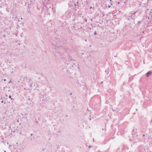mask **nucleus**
Returning <instances> with one entry per match:
<instances>
[{"instance_id": "nucleus-1", "label": "nucleus", "mask_w": 152, "mask_h": 152, "mask_svg": "<svg viewBox=\"0 0 152 152\" xmlns=\"http://www.w3.org/2000/svg\"><path fill=\"white\" fill-rule=\"evenodd\" d=\"M48 11V12H50L51 13L54 14V12H55V10L53 8L50 7L47 10Z\"/></svg>"}, {"instance_id": "nucleus-2", "label": "nucleus", "mask_w": 152, "mask_h": 152, "mask_svg": "<svg viewBox=\"0 0 152 152\" xmlns=\"http://www.w3.org/2000/svg\"><path fill=\"white\" fill-rule=\"evenodd\" d=\"M137 11H136L135 12H134L133 13H132V15H131V16H129L127 18V20H133V18L132 17V16L133 15H134L137 13Z\"/></svg>"}, {"instance_id": "nucleus-3", "label": "nucleus", "mask_w": 152, "mask_h": 152, "mask_svg": "<svg viewBox=\"0 0 152 152\" xmlns=\"http://www.w3.org/2000/svg\"><path fill=\"white\" fill-rule=\"evenodd\" d=\"M67 2L69 6L72 7V6L73 2L72 0H68Z\"/></svg>"}, {"instance_id": "nucleus-4", "label": "nucleus", "mask_w": 152, "mask_h": 152, "mask_svg": "<svg viewBox=\"0 0 152 152\" xmlns=\"http://www.w3.org/2000/svg\"><path fill=\"white\" fill-rule=\"evenodd\" d=\"M152 74V72L151 71H149L146 74V76L147 77H149Z\"/></svg>"}, {"instance_id": "nucleus-5", "label": "nucleus", "mask_w": 152, "mask_h": 152, "mask_svg": "<svg viewBox=\"0 0 152 152\" xmlns=\"http://www.w3.org/2000/svg\"><path fill=\"white\" fill-rule=\"evenodd\" d=\"M27 101H28L29 102H31V99L28 97V98L27 99Z\"/></svg>"}, {"instance_id": "nucleus-6", "label": "nucleus", "mask_w": 152, "mask_h": 152, "mask_svg": "<svg viewBox=\"0 0 152 152\" xmlns=\"http://www.w3.org/2000/svg\"><path fill=\"white\" fill-rule=\"evenodd\" d=\"M75 6H77V8H78V7H80L79 5L78 4H75Z\"/></svg>"}, {"instance_id": "nucleus-7", "label": "nucleus", "mask_w": 152, "mask_h": 152, "mask_svg": "<svg viewBox=\"0 0 152 152\" xmlns=\"http://www.w3.org/2000/svg\"><path fill=\"white\" fill-rule=\"evenodd\" d=\"M141 22V21H138L137 22V24L138 25H139V24H140Z\"/></svg>"}, {"instance_id": "nucleus-8", "label": "nucleus", "mask_w": 152, "mask_h": 152, "mask_svg": "<svg viewBox=\"0 0 152 152\" xmlns=\"http://www.w3.org/2000/svg\"><path fill=\"white\" fill-rule=\"evenodd\" d=\"M1 141L2 142H3V143H4V139L3 138H1Z\"/></svg>"}, {"instance_id": "nucleus-9", "label": "nucleus", "mask_w": 152, "mask_h": 152, "mask_svg": "<svg viewBox=\"0 0 152 152\" xmlns=\"http://www.w3.org/2000/svg\"><path fill=\"white\" fill-rule=\"evenodd\" d=\"M9 98H10V99H11L12 100L13 99L11 98V96L10 95L9 96Z\"/></svg>"}, {"instance_id": "nucleus-10", "label": "nucleus", "mask_w": 152, "mask_h": 152, "mask_svg": "<svg viewBox=\"0 0 152 152\" xmlns=\"http://www.w3.org/2000/svg\"><path fill=\"white\" fill-rule=\"evenodd\" d=\"M94 35H96V31H95L94 33Z\"/></svg>"}, {"instance_id": "nucleus-11", "label": "nucleus", "mask_w": 152, "mask_h": 152, "mask_svg": "<svg viewBox=\"0 0 152 152\" xmlns=\"http://www.w3.org/2000/svg\"><path fill=\"white\" fill-rule=\"evenodd\" d=\"M108 8H110V7H111V6L110 5H108Z\"/></svg>"}, {"instance_id": "nucleus-12", "label": "nucleus", "mask_w": 152, "mask_h": 152, "mask_svg": "<svg viewBox=\"0 0 152 152\" xmlns=\"http://www.w3.org/2000/svg\"><path fill=\"white\" fill-rule=\"evenodd\" d=\"M79 1H77V3H76V4H79Z\"/></svg>"}, {"instance_id": "nucleus-13", "label": "nucleus", "mask_w": 152, "mask_h": 152, "mask_svg": "<svg viewBox=\"0 0 152 152\" xmlns=\"http://www.w3.org/2000/svg\"><path fill=\"white\" fill-rule=\"evenodd\" d=\"M92 9V7H90V8H89V9Z\"/></svg>"}, {"instance_id": "nucleus-14", "label": "nucleus", "mask_w": 152, "mask_h": 152, "mask_svg": "<svg viewBox=\"0 0 152 152\" xmlns=\"http://www.w3.org/2000/svg\"><path fill=\"white\" fill-rule=\"evenodd\" d=\"M35 122H36V123H37V124L38 123V122L37 121H36Z\"/></svg>"}, {"instance_id": "nucleus-15", "label": "nucleus", "mask_w": 152, "mask_h": 152, "mask_svg": "<svg viewBox=\"0 0 152 152\" xmlns=\"http://www.w3.org/2000/svg\"><path fill=\"white\" fill-rule=\"evenodd\" d=\"M91 147V146H90V145H89V146H88V148H90Z\"/></svg>"}, {"instance_id": "nucleus-16", "label": "nucleus", "mask_w": 152, "mask_h": 152, "mask_svg": "<svg viewBox=\"0 0 152 152\" xmlns=\"http://www.w3.org/2000/svg\"><path fill=\"white\" fill-rule=\"evenodd\" d=\"M11 82H12L11 81V80H10V81L8 82V83H10Z\"/></svg>"}, {"instance_id": "nucleus-17", "label": "nucleus", "mask_w": 152, "mask_h": 152, "mask_svg": "<svg viewBox=\"0 0 152 152\" xmlns=\"http://www.w3.org/2000/svg\"><path fill=\"white\" fill-rule=\"evenodd\" d=\"M75 26H72V28H75Z\"/></svg>"}, {"instance_id": "nucleus-18", "label": "nucleus", "mask_w": 152, "mask_h": 152, "mask_svg": "<svg viewBox=\"0 0 152 152\" xmlns=\"http://www.w3.org/2000/svg\"><path fill=\"white\" fill-rule=\"evenodd\" d=\"M94 7H92V9L94 10Z\"/></svg>"}, {"instance_id": "nucleus-19", "label": "nucleus", "mask_w": 152, "mask_h": 152, "mask_svg": "<svg viewBox=\"0 0 152 152\" xmlns=\"http://www.w3.org/2000/svg\"><path fill=\"white\" fill-rule=\"evenodd\" d=\"M1 103H3V101H1Z\"/></svg>"}, {"instance_id": "nucleus-20", "label": "nucleus", "mask_w": 152, "mask_h": 152, "mask_svg": "<svg viewBox=\"0 0 152 152\" xmlns=\"http://www.w3.org/2000/svg\"><path fill=\"white\" fill-rule=\"evenodd\" d=\"M3 37H5V35H4L3 36Z\"/></svg>"}, {"instance_id": "nucleus-21", "label": "nucleus", "mask_w": 152, "mask_h": 152, "mask_svg": "<svg viewBox=\"0 0 152 152\" xmlns=\"http://www.w3.org/2000/svg\"><path fill=\"white\" fill-rule=\"evenodd\" d=\"M30 135H31V136H32L33 134H31Z\"/></svg>"}, {"instance_id": "nucleus-22", "label": "nucleus", "mask_w": 152, "mask_h": 152, "mask_svg": "<svg viewBox=\"0 0 152 152\" xmlns=\"http://www.w3.org/2000/svg\"><path fill=\"white\" fill-rule=\"evenodd\" d=\"M44 149H43V148H42V151H44Z\"/></svg>"}, {"instance_id": "nucleus-23", "label": "nucleus", "mask_w": 152, "mask_h": 152, "mask_svg": "<svg viewBox=\"0 0 152 152\" xmlns=\"http://www.w3.org/2000/svg\"><path fill=\"white\" fill-rule=\"evenodd\" d=\"M103 83V81H102V82H101V84H102Z\"/></svg>"}, {"instance_id": "nucleus-24", "label": "nucleus", "mask_w": 152, "mask_h": 152, "mask_svg": "<svg viewBox=\"0 0 152 152\" xmlns=\"http://www.w3.org/2000/svg\"><path fill=\"white\" fill-rule=\"evenodd\" d=\"M6 80L5 79H4V81H5Z\"/></svg>"}, {"instance_id": "nucleus-25", "label": "nucleus", "mask_w": 152, "mask_h": 152, "mask_svg": "<svg viewBox=\"0 0 152 152\" xmlns=\"http://www.w3.org/2000/svg\"><path fill=\"white\" fill-rule=\"evenodd\" d=\"M97 152H101L100 151H97Z\"/></svg>"}, {"instance_id": "nucleus-26", "label": "nucleus", "mask_w": 152, "mask_h": 152, "mask_svg": "<svg viewBox=\"0 0 152 152\" xmlns=\"http://www.w3.org/2000/svg\"><path fill=\"white\" fill-rule=\"evenodd\" d=\"M32 86V84H31L30 85V86Z\"/></svg>"}, {"instance_id": "nucleus-27", "label": "nucleus", "mask_w": 152, "mask_h": 152, "mask_svg": "<svg viewBox=\"0 0 152 152\" xmlns=\"http://www.w3.org/2000/svg\"><path fill=\"white\" fill-rule=\"evenodd\" d=\"M1 99H2V97H1Z\"/></svg>"}, {"instance_id": "nucleus-28", "label": "nucleus", "mask_w": 152, "mask_h": 152, "mask_svg": "<svg viewBox=\"0 0 152 152\" xmlns=\"http://www.w3.org/2000/svg\"><path fill=\"white\" fill-rule=\"evenodd\" d=\"M144 136H145V135H144V134H143V137H144Z\"/></svg>"}, {"instance_id": "nucleus-29", "label": "nucleus", "mask_w": 152, "mask_h": 152, "mask_svg": "<svg viewBox=\"0 0 152 152\" xmlns=\"http://www.w3.org/2000/svg\"><path fill=\"white\" fill-rule=\"evenodd\" d=\"M91 118H90V119H89V120H91Z\"/></svg>"}, {"instance_id": "nucleus-30", "label": "nucleus", "mask_w": 152, "mask_h": 152, "mask_svg": "<svg viewBox=\"0 0 152 152\" xmlns=\"http://www.w3.org/2000/svg\"><path fill=\"white\" fill-rule=\"evenodd\" d=\"M32 140V138L31 139H30V140Z\"/></svg>"}, {"instance_id": "nucleus-31", "label": "nucleus", "mask_w": 152, "mask_h": 152, "mask_svg": "<svg viewBox=\"0 0 152 152\" xmlns=\"http://www.w3.org/2000/svg\"><path fill=\"white\" fill-rule=\"evenodd\" d=\"M48 14H49V15H50V13H48Z\"/></svg>"}, {"instance_id": "nucleus-32", "label": "nucleus", "mask_w": 152, "mask_h": 152, "mask_svg": "<svg viewBox=\"0 0 152 152\" xmlns=\"http://www.w3.org/2000/svg\"><path fill=\"white\" fill-rule=\"evenodd\" d=\"M75 10H77V9H75Z\"/></svg>"}, {"instance_id": "nucleus-33", "label": "nucleus", "mask_w": 152, "mask_h": 152, "mask_svg": "<svg viewBox=\"0 0 152 152\" xmlns=\"http://www.w3.org/2000/svg\"><path fill=\"white\" fill-rule=\"evenodd\" d=\"M85 41H87L86 39Z\"/></svg>"}, {"instance_id": "nucleus-34", "label": "nucleus", "mask_w": 152, "mask_h": 152, "mask_svg": "<svg viewBox=\"0 0 152 152\" xmlns=\"http://www.w3.org/2000/svg\"><path fill=\"white\" fill-rule=\"evenodd\" d=\"M5 103H6V102H4V104H5Z\"/></svg>"}, {"instance_id": "nucleus-35", "label": "nucleus", "mask_w": 152, "mask_h": 152, "mask_svg": "<svg viewBox=\"0 0 152 152\" xmlns=\"http://www.w3.org/2000/svg\"><path fill=\"white\" fill-rule=\"evenodd\" d=\"M70 60L71 61L72 60V59H71Z\"/></svg>"}, {"instance_id": "nucleus-36", "label": "nucleus", "mask_w": 152, "mask_h": 152, "mask_svg": "<svg viewBox=\"0 0 152 152\" xmlns=\"http://www.w3.org/2000/svg\"><path fill=\"white\" fill-rule=\"evenodd\" d=\"M72 94V93H71L70 94V95H71Z\"/></svg>"}, {"instance_id": "nucleus-37", "label": "nucleus", "mask_w": 152, "mask_h": 152, "mask_svg": "<svg viewBox=\"0 0 152 152\" xmlns=\"http://www.w3.org/2000/svg\"><path fill=\"white\" fill-rule=\"evenodd\" d=\"M110 1H111V0H110Z\"/></svg>"}]
</instances>
